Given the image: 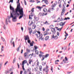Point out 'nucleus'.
Returning a JSON list of instances; mask_svg holds the SVG:
<instances>
[{
    "mask_svg": "<svg viewBox=\"0 0 74 74\" xmlns=\"http://www.w3.org/2000/svg\"><path fill=\"white\" fill-rule=\"evenodd\" d=\"M32 16H33V15H32V13H30V15H29V18L30 19H32Z\"/></svg>",
    "mask_w": 74,
    "mask_h": 74,
    "instance_id": "15",
    "label": "nucleus"
},
{
    "mask_svg": "<svg viewBox=\"0 0 74 74\" xmlns=\"http://www.w3.org/2000/svg\"><path fill=\"white\" fill-rule=\"evenodd\" d=\"M35 53L37 54V55H38V51L37 50H36L35 51Z\"/></svg>",
    "mask_w": 74,
    "mask_h": 74,
    "instance_id": "33",
    "label": "nucleus"
},
{
    "mask_svg": "<svg viewBox=\"0 0 74 74\" xmlns=\"http://www.w3.org/2000/svg\"><path fill=\"white\" fill-rule=\"evenodd\" d=\"M65 61H68V59H67V58L66 57H65V59L63 60V61L66 63Z\"/></svg>",
    "mask_w": 74,
    "mask_h": 74,
    "instance_id": "13",
    "label": "nucleus"
},
{
    "mask_svg": "<svg viewBox=\"0 0 74 74\" xmlns=\"http://www.w3.org/2000/svg\"><path fill=\"white\" fill-rule=\"evenodd\" d=\"M51 31L53 33H55V32H56L55 29L53 28L51 29Z\"/></svg>",
    "mask_w": 74,
    "mask_h": 74,
    "instance_id": "17",
    "label": "nucleus"
},
{
    "mask_svg": "<svg viewBox=\"0 0 74 74\" xmlns=\"http://www.w3.org/2000/svg\"><path fill=\"white\" fill-rule=\"evenodd\" d=\"M62 28H63V27H62L61 28H58V31H59V32H60V31H61V30L62 29Z\"/></svg>",
    "mask_w": 74,
    "mask_h": 74,
    "instance_id": "41",
    "label": "nucleus"
},
{
    "mask_svg": "<svg viewBox=\"0 0 74 74\" xmlns=\"http://www.w3.org/2000/svg\"><path fill=\"white\" fill-rule=\"evenodd\" d=\"M12 14L11 13V12L10 13V18H14V17L15 16H14V15H14V14Z\"/></svg>",
    "mask_w": 74,
    "mask_h": 74,
    "instance_id": "10",
    "label": "nucleus"
},
{
    "mask_svg": "<svg viewBox=\"0 0 74 74\" xmlns=\"http://www.w3.org/2000/svg\"><path fill=\"white\" fill-rule=\"evenodd\" d=\"M45 56V58H47V57H48V56H49V54H47Z\"/></svg>",
    "mask_w": 74,
    "mask_h": 74,
    "instance_id": "39",
    "label": "nucleus"
},
{
    "mask_svg": "<svg viewBox=\"0 0 74 74\" xmlns=\"http://www.w3.org/2000/svg\"><path fill=\"white\" fill-rule=\"evenodd\" d=\"M32 58V54H29L28 56V58H29V59H30Z\"/></svg>",
    "mask_w": 74,
    "mask_h": 74,
    "instance_id": "24",
    "label": "nucleus"
},
{
    "mask_svg": "<svg viewBox=\"0 0 74 74\" xmlns=\"http://www.w3.org/2000/svg\"><path fill=\"white\" fill-rule=\"evenodd\" d=\"M39 69L40 71H42V66H39Z\"/></svg>",
    "mask_w": 74,
    "mask_h": 74,
    "instance_id": "36",
    "label": "nucleus"
},
{
    "mask_svg": "<svg viewBox=\"0 0 74 74\" xmlns=\"http://www.w3.org/2000/svg\"><path fill=\"white\" fill-rule=\"evenodd\" d=\"M32 28L33 29H34L36 28V27H35V26H33L32 27Z\"/></svg>",
    "mask_w": 74,
    "mask_h": 74,
    "instance_id": "60",
    "label": "nucleus"
},
{
    "mask_svg": "<svg viewBox=\"0 0 74 74\" xmlns=\"http://www.w3.org/2000/svg\"><path fill=\"white\" fill-rule=\"evenodd\" d=\"M65 22H64V23H63V22L60 23V26H63L64 24H65Z\"/></svg>",
    "mask_w": 74,
    "mask_h": 74,
    "instance_id": "14",
    "label": "nucleus"
},
{
    "mask_svg": "<svg viewBox=\"0 0 74 74\" xmlns=\"http://www.w3.org/2000/svg\"><path fill=\"white\" fill-rule=\"evenodd\" d=\"M34 47V48H35V50L37 49V48H38V47H37V46H35Z\"/></svg>",
    "mask_w": 74,
    "mask_h": 74,
    "instance_id": "49",
    "label": "nucleus"
},
{
    "mask_svg": "<svg viewBox=\"0 0 74 74\" xmlns=\"http://www.w3.org/2000/svg\"><path fill=\"white\" fill-rule=\"evenodd\" d=\"M50 28H51V29H53V25H51L49 27Z\"/></svg>",
    "mask_w": 74,
    "mask_h": 74,
    "instance_id": "40",
    "label": "nucleus"
},
{
    "mask_svg": "<svg viewBox=\"0 0 74 74\" xmlns=\"http://www.w3.org/2000/svg\"><path fill=\"white\" fill-rule=\"evenodd\" d=\"M58 36H56L54 38V39L55 40H57V39H58Z\"/></svg>",
    "mask_w": 74,
    "mask_h": 74,
    "instance_id": "42",
    "label": "nucleus"
},
{
    "mask_svg": "<svg viewBox=\"0 0 74 74\" xmlns=\"http://www.w3.org/2000/svg\"><path fill=\"white\" fill-rule=\"evenodd\" d=\"M35 20H36V21H38L39 20V18H38L35 17Z\"/></svg>",
    "mask_w": 74,
    "mask_h": 74,
    "instance_id": "31",
    "label": "nucleus"
},
{
    "mask_svg": "<svg viewBox=\"0 0 74 74\" xmlns=\"http://www.w3.org/2000/svg\"><path fill=\"white\" fill-rule=\"evenodd\" d=\"M39 56L40 58H41V57H42V56L41 54H39Z\"/></svg>",
    "mask_w": 74,
    "mask_h": 74,
    "instance_id": "63",
    "label": "nucleus"
},
{
    "mask_svg": "<svg viewBox=\"0 0 74 74\" xmlns=\"http://www.w3.org/2000/svg\"><path fill=\"white\" fill-rule=\"evenodd\" d=\"M39 36L40 37H38L39 40H41L42 41H44V38H42L43 36L42 35H40Z\"/></svg>",
    "mask_w": 74,
    "mask_h": 74,
    "instance_id": "4",
    "label": "nucleus"
},
{
    "mask_svg": "<svg viewBox=\"0 0 74 74\" xmlns=\"http://www.w3.org/2000/svg\"><path fill=\"white\" fill-rule=\"evenodd\" d=\"M48 12H51V9L50 8L48 10Z\"/></svg>",
    "mask_w": 74,
    "mask_h": 74,
    "instance_id": "56",
    "label": "nucleus"
},
{
    "mask_svg": "<svg viewBox=\"0 0 74 74\" xmlns=\"http://www.w3.org/2000/svg\"><path fill=\"white\" fill-rule=\"evenodd\" d=\"M49 36H47L46 37H45V40H46V41H47V40H48L49 39Z\"/></svg>",
    "mask_w": 74,
    "mask_h": 74,
    "instance_id": "16",
    "label": "nucleus"
},
{
    "mask_svg": "<svg viewBox=\"0 0 74 74\" xmlns=\"http://www.w3.org/2000/svg\"><path fill=\"white\" fill-rule=\"evenodd\" d=\"M66 49H67L66 47H64L63 48V49L64 51H65V50H66Z\"/></svg>",
    "mask_w": 74,
    "mask_h": 74,
    "instance_id": "48",
    "label": "nucleus"
},
{
    "mask_svg": "<svg viewBox=\"0 0 74 74\" xmlns=\"http://www.w3.org/2000/svg\"><path fill=\"white\" fill-rule=\"evenodd\" d=\"M37 33H38V34H35V35H36V36L37 38L39 37H40V35H42V34H40V32L39 31H38Z\"/></svg>",
    "mask_w": 74,
    "mask_h": 74,
    "instance_id": "5",
    "label": "nucleus"
},
{
    "mask_svg": "<svg viewBox=\"0 0 74 74\" xmlns=\"http://www.w3.org/2000/svg\"><path fill=\"white\" fill-rule=\"evenodd\" d=\"M43 11L44 12V13L45 14V12L47 11V9L46 8H44L43 10Z\"/></svg>",
    "mask_w": 74,
    "mask_h": 74,
    "instance_id": "21",
    "label": "nucleus"
},
{
    "mask_svg": "<svg viewBox=\"0 0 74 74\" xmlns=\"http://www.w3.org/2000/svg\"><path fill=\"white\" fill-rule=\"evenodd\" d=\"M59 5V6L60 8H61L62 7V4H61V3H58Z\"/></svg>",
    "mask_w": 74,
    "mask_h": 74,
    "instance_id": "38",
    "label": "nucleus"
},
{
    "mask_svg": "<svg viewBox=\"0 0 74 74\" xmlns=\"http://www.w3.org/2000/svg\"><path fill=\"white\" fill-rule=\"evenodd\" d=\"M35 31H34V32H33L32 33L33 34H35V33H36V32H37V31H36L35 30Z\"/></svg>",
    "mask_w": 74,
    "mask_h": 74,
    "instance_id": "59",
    "label": "nucleus"
},
{
    "mask_svg": "<svg viewBox=\"0 0 74 74\" xmlns=\"http://www.w3.org/2000/svg\"><path fill=\"white\" fill-rule=\"evenodd\" d=\"M69 36V34H67L66 33H65V38L64 39V40H66V38H67V36Z\"/></svg>",
    "mask_w": 74,
    "mask_h": 74,
    "instance_id": "20",
    "label": "nucleus"
},
{
    "mask_svg": "<svg viewBox=\"0 0 74 74\" xmlns=\"http://www.w3.org/2000/svg\"><path fill=\"white\" fill-rule=\"evenodd\" d=\"M27 63V61L26 60H24L23 61L22 63V65H24L25 63Z\"/></svg>",
    "mask_w": 74,
    "mask_h": 74,
    "instance_id": "11",
    "label": "nucleus"
},
{
    "mask_svg": "<svg viewBox=\"0 0 74 74\" xmlns=\"http://www.w3.org/2000/svg\"><path fill=\"white\" fill-rule=\"evenodd\" d=\"M11 18V17L10 16H8V18L6 19L5 22L6 25H8V21L9 23H11V21L10 20V19Z\"/></svg>",
    "mask_w": 74,
    "mask_h": 74,
    "instance_id": "3",
    "label": "nucleus"
},
{
    "mask_svg": "<svg viewBox=\"0 0 74 74\" xmlns=\"http://www.w3.org/2000/svg\"><path fill=\"white\" fill-rule=\"evenodd\" d=\"M45 56H44V55L42 56V60H44V59H45Z\"/></svg>",
    "mask_w": 74,
    "mask_h": 74,
    "instance_id": "22",
    "label": "nucleus"
},
{
    "mask_svg": "<svg viewBox=\"0 0 74 74\" xmlns=\"http://www.w3.org/2000/svg\"><path fill=\"white\" fill-rule=\"evenodd\" d=\"M3 27L4 29H5V25H4L3 26Z\"/></svg>",
    "mask_w": 74,
    "mask_h": 74,
    "instance_id": "61",
    "label": "nucleus"
},
{
    "mask_svg": "<svg viewBox=\"0 0 74 74\" xmlns=\"http://www.w3.org/2000/svg\"><path fill=\"white\" fill-rule=\"evenodd\" d=\"M11 2V3H13V0H10V1L9 2V3H10Z\"/></svg>",
    "mask_w": 74,
    "mask_h": 74,
    "instance_id": "47",
    "label": "nucleus"
},
{
    "mask_svg": "<svg viewBox=\"0 0 74 74\" xmlns=\"http://www.w3.org/2000/svg\"><path fill=\"white\" fill-rule=\"evenodd\" d=\"M4 49V47L3 46H2V47H1V52H2V51H4L3 50Z\"/></svg>",
    "mask_w": 74,
    "mask_h": 74,
    "instance_id": "30",
    "label": "nucleus"
},
{
    "mask_svg": "<svg viewBox=\"0 0 74 74\" xmlns=\"http://www.w3.org/2000/svg\"><path fill=\"white\" fill-rule=\"evenodd\" d=\"M16 58H15L14 60H13V63H15V61L16 60Z\"/></svg>",
    "mask_w": 74,
    "mask_h": 74,
    "instance_id": "37",
    "label": "nucleus"
},
{
    "mask_svg": "<svg viewBox=\"0 0 74 74\" xmlns=\"http://www.w3.org/2000/svg\"><path fill=\"white\" fill-rule=\"evenodd\" d=\"M28 43H30V40H28Z\"/></svg>",
    "mask_w": 74,
    "mask_h": 74,
    "instance_id": "64",
    "label": "nucleus"
},
{
    "mask_svg": "<svg viewBox=\"0 0 74 74\" xmlns=\"http://www.w3.org/2000/svg\"><path fill=\"white\" fill-rule=\"evenodd\" d=\"M24 56L25 57V58H26V56H27V53H24Z\"/></svg>",
    "mask_w": 74,
    "mask_h": 74,
    "instance_id": "28",
    "label": "nucleus"
},
{
    "mask_svg": "<svg viewBox=\"0 0 74 74\" xmlns=\"http://www.w3.org/2000/svg\"><path fill=\"white\" fill-rule=\"evenodd\" d=\"M56 6V4H54L52 5V7H55Z\"/></svg>",
    "mask_w": 74,
    "mask_h": 74,
    "instance_id": "43",
    "label": "nucleus"
},
{
    "mask_svg": "<svg viewBox=\"0 0 74 74\" xmlns=\"http://www.w3.org/2000/svg\"><path fill=\"white\" fill-rule=\"evenodd\" d=\"M17 20L16 19V17L14 16V18H12V22H16V21Z\"/></svg>",
    "mask_w": 74,
    "mask_h": 74,
    "instance_id": "6",
    "label": "nucleus"
},
{
    "mask_svg": "<svg viewBox=\"0 0 74 74\" xmlns=\"http://www.w3.org/2000/svg\"><path fill=\"white\" fill-rule=\"evenodd\" d=\"M57 34L58 36H59V32H57Z\"/></svg>",
    "mask_w": 74,
    "mask_h": 74,
    "instance_id": "58",
    "label": "nucleus"
},
{
    "mask_svg": "<svg viewBox=\"0 0 74 74\" xmlns=\"http://www.w3.org/2000/svg\"><path fill=\"white\" fill-rule=\"evenodd\" d=\"M48 68H49V66H48L47 65L46 69L45 68H43V71H45L46 73H48V72H49V69H48Z\"/></svg>",
    "mask_w": 74,
    "mask_h": 74,
    "instance_id": "2",
    "label": "nucleus"
},
{
    "mask_svg": "<svg viewBox=\"0 0 74 74\" xmlns=\"http://www.w3.org/2000/svg\"><path fill=\"white\" fill-rule=\"evenodd\" d=\"M36 8H38V10H39L40 11H41V7H40V6H37Z\"/></svg>",
    "mask_w": 74,
    "mask_h": 74,
    "instance_id": "26",
    "label": "nucleus"
},
{
    "mask_svg": "<svg viewBox=\"0 0 74 74\" xmlns=\"http://www.w3.org/2000/svg\"><path fill=\"white\" fill-rule=\"evenodd\" d=\"M43 1L45 2L46 4H48V1L47 0H43L42 1V2Z\"/></svg>",
    "mask_w": 74,
    "mask_h": 74,
    "instance_id": "27",
    "label": "nucleus"
},
{
    "mask_svg": "<svg viewBox=\"0 0 74 74\" xmlns=\"http://www.w3.org/2000/svg\"><path fill=\"white\" fill-rule=\"evenodd\" d=\"M68 19H70V18L69 17H67V18H65L64 19V20H67Z\"/></svg>",
    "mask_w": 74,
    "mask_h": 74,
    "instance_id": "44",
    "label": "nucleus"
},
{
    "mask_svg": "<svg viewBox=\"0 0 74 74\" xmlns=\"http://www.w3.org/2000/svg\"><path fill=\"white\" fill-rule=\"evenodd\" d=\"M48 34H49V33L48 32H45L43 33V36H46Z\"/></svg>",
    "mask_w": 74,
    "mask_h": 74,
    "instance_id": "12",
    "label": "nucleus"
},
{
    "mask_svg": "<svg viewBox=\"0 0 74 74\" xmlns=\"http://www.w3.org/2000/svg\"><path fill=\"white\" fill-rule=\"evenodd\" d=\"M19 2V0H18V1L17 2V7L15 9V12L14 11V8H12L11 5H10V9L12 11V13L14 15H19V14L18 13V12H19L20 13V16L19 19H20L23 17L24 14L23 13V8L21 7H20V3Z\"/></svg>",
    "mask_w": 74,
    "mask_h": 74,
    "instance_id": "1",
    "label": "nucleus"
},
{
    "mask_svg": "<svg viewBox=\"0 0 74 74\" xmlns=\"http://www.w3.org/2000/svg\"><path fill=\"white\" fill-rule=\"evenodd\" d=\"M22 68L23 70H24V74H27V72H26V71L25 70V69L24 68V65H23L22 66Z\"/></svg>",
    "mask_w": 74,
    "mask_h": 74,
    "instance_id": "8",
    "label": "nucleus"
},
{
    "mask_svg": "<svg viewBox=\"0 0 74 74\" xmlns=\"http://www.w3.org/2000/svg\"><path fill=\"white\" fill-rule=\"evenodd\" d=\"M12 44H13V47H15V42L14 41L13 42Z\"/></svg>",
    "mask_w": 74,
    "mask_h": 74,
    "instance_id": "50",
    "label": "nucleus"
},
{
    "mask_svg": "<svg viewBox=\"0 0 74 74\" xmlns=\"http://www.w3.org/2000/svg\"><path fill=\"white\" fill-rule=\"evenodd\" d=\"M39 15L40 16H44V15H47V13H44L43 14H42V13H40Z\"/></svg>",
    "mask_w": 74,
    "mask_h": 74,
    "instance_id": "9",
    "label": "nucleus"
},
{
    "mask_svg": "<svg viewBox=\"0 0 74 74\" xmlns=\"http://www.w3.org/2000/svg\"><path fill=\"white\" fill-rule=\"evenodd\" d=\"M29 32L30 34H31L32 33V29H31V28H29Z\"/></svg>",
    "mask_w": 74,
    "mask_h": 74,
    "instance_id": "19",
    "label": "nucleus"
},
{
    "mask_svg": "<svg viewBox=\"0 0 74 74\" xmlns=\"http://www.w3.org/2000/svg\"><path fill=\"white\" fill-rule=\"evenodd\" d=\"M36 1L37 2V4H38V3H40V1H38V0H36Z\"/></svg>",
    "mask_w": 74,
    "mask_h": 74,
    "instance_id": "51",
    "label": "nucleus"
},
{
    "mask_svg": "<svg viewBox=\"0 0 74 74\" xmlns=\"http://www.w3.org/2000/svg\"><path fill=\"white\" fill-rule=\"evenodd\" d=\"M62 12H64L65 11V8H64L62 10Z\"/></svg>",
    "mask_w": 74,
    "mask_h": 74,
    "instance_id": "53",
    "label": "nucleus"
},
{
    "mask_svg": "<svg viewBox=\"0 0 74 74\" xmlns=\"http://www.w3.org/2000/svg\"><path fill=\"white\" fill-rule=\"evenodd\" d=\"M29 1L31 3H33L35 1L33 0H30Z\"/></svg>",
    "mask_w": 74,
    "mask_h": 74,
    "instance_id": "55",
    "label": "nucleus"
},
{
    "mask_svg": "<svg viewBox=\"0 0 74 74\" xmlns=\"http://www.w3.org/2000/svg\"><path fill=\"white\" fill-rule=\"evenodd\" d=\"M28 24L29 26H31L32 25H33V22L32 20H30L29 21Z\"/></svg>",
    "mask_w": 74,
    "mask_h": 74,
    "instance_id": "7",
    "label": "nucleus"
},
{
    "mask_svg": "<svg viewBox=\"0 0 74 74\" xmlns=\"http://www.w3.org/2000/svg\"><path fill=\"white\" fill-rule=\"evenodd\" d=\"M72 73L71 72H68L67 73L68 74H70V73Z\"/></svg>",
    "mask_w": 74,
    "mask_h": 74,
    "instance_id": "62",
    "label": "nucleus"
},
{
    "mask_svg": "<svg viewBox=\"0 0 74 74\" xmlns=\"http://www.w3.org/2000/svg\"><path fill=\"white\" fill-rule=\"evenodd\" d=\"M62 0H58V3H61V2H62Z\"/></svg>",
    "mask_w": 74,
    "mask_h": 74,
    "instance_id": "52",
    "label": "nucleus"
},
{
    "mask_svg": "<svg viewBox=\"0 0 74 74\" xmlns=\"http://www.w3.org/2000/svg\"><path fill=\"white\" fill-rule=\"evenodd\" d=\"M29 36H28L27 35L25 37V40H29Z\"/></svg>",
    "mask_w": 74,
    "mask_h": 74,
    "instance_id": "23",
    "label": "nucleus"
},
{
    "mask_svg": "<svg viewBox=\"0 0 74 74\" xmlns=\"http://www.w3.org/2000/svg\"><path fill=\"white\" fill-rule=\"evenodd\" d=\"M30 44L31 46V47L32 46H33V44L32 43H30Z\"/></svg>",
    "mask_w": 74,
    "mask_h": 74,
    "instance_id": "54",
    "label": "nucleus"
},
{
    "mask_svg": "<svg viewBox=\"0 0 74 74\" xmlns=\"http://www.w3.org/2000/svg\"><path fill=\"white\" fill-rule=\"evenodd\" d=\"M34 8H32L31 10V11L32 12H34Z\"/></svg>",
    "mask_w": 74,
    "mask_h": 74,
    "instance_id": "46",
    "label": "nucleus"
},
{
    "mask_svg": "<svg viewBox=\"0 0 74 74\" xmlns=\"http://www.w3.org/2000/svg\"><path fill=\"white\" fill-rule=\"evenodd\" d=\"M16 50L17 52H19V47H18L16 49Z\"/></svg>",
    "mask_w": 74,
    "mask_h": 74,
    "instance_id": "45",
    "label": "nucleus"
},
{
    "mask_svg": "<svg viewBox=\"0 0 74 74\" xmlns=\"http://www.w3.org/2000/svg\"><path fill=\"white\" fill-rule=\"evenodd\" d=\"M9 71L11 72L10 74H13V72H12V69H10Z\"/></svg>",
    "mask_w": 74,
    "mask_h": 74,
    "instance_id": "25",
    "label": "nucleus"
},
{
    "mask_svg": "<svg viewBox=\"0 0 74 74\" xmlns=\"http://www.w3.org/2000/svg\"><path fill=\"white\" fill-rule=\"evenodd\" d=\"M1 39H2V41H3V42H5V39H4V38H3L1 37Z\"/></svg>",
    "mask_w": 74,
    "mask_h": 74,
    "instance_id": "32",
    "label": "nucleus"
},
{
    "mask_svg": "<svg viewBox=\"0 0 74 74\" xmlns=\"http://www.w3.org/2000/svg\"><path fill=\"white\" fill-rule=\"evenodd\" d=\"M46 64V62H42V64L43 65H45Z\"/></svg>",
    "mask_w": 74,
    "mask_h": 74,
    "instance_id": "57",
    "label": "nucleus"
},
{
    "mask_svg": "<svg viewBox=\"0 0 74 74\" xmlns=\"http://www.w3.org/2000/svg\"><path fill=\"white\" fill-rule=\"evenodd\" d=\"M33 62V61L32 59H30L29 60V63L30 64H31V62Z\"/></svg>",
    "mask_w": 74,
    "mask_h": 74,
    "instance_id": "29",
    "label": "nucleus"
},
{
    "mask_svg": "<svg viewBox=\"0 0 74 74\" xmlns=\"http://www.w3.org/2000/svg\"><path fill=\"white\" fill-rule=\"evenodd\" d=\"M55 36L54 35H52L51 36V39H53V38H54V39H55Z\"/></svg>",
    "mask_w": 74,
    "mask_h": 74,
    "instance_id": "34",
    "label": "nucleus"
},
{
    "mask_svg": "<svg viewBox=\"0 0 74 74\" xmlns=\"http://www.w3.org/2000/svg\"><path fill=\"white\" fill-rule=\"evenodd\" d=\"M59 62V60H56L55 61V63L56 64H58V62Z\"/></svg>",
    "mask_w": 74,
    "mask_h": 74,
    "instance_id": "18",
    "label": "nucleus"
},
{
    "mask_svg": "<svg viewBox=\"0 0 74 74\" xmlns=\"http://www.w3.org/2000/svg\"><path fill=\"white\" fill-rule=\"evenodd\" d=\"M61 67H62V66L61 65H59L58 66V70H60V69H60V68H61Z\"/></svg>",
    "mask_w": 74,
    "mask_h": 74,
    "instance_id": "35",
    "label": "nucleus"
}]
</instances>
